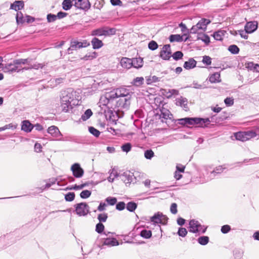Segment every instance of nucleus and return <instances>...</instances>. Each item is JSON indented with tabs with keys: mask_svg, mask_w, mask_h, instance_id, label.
Masks as SVG:
<instances>
[{
	"mask_svg": "<svg viewBox=\"0 0 259 259\" xmlns=\"http://www.w3.org/2000/svg\"><path fill=\"white\" fill-rule=\"evenodd\" d=\"M133 94L125 88L116 89L114 92L106 95L103 105L114 110L118 108L120 109H127L131 104Z\"/></svg>",
	"mask_w": 259,
	"mask_h": 259,
	"instance_id": "f257e3e1",
	"label": "nucleus"
},
{
	"mask_svg": "<svg viewBox=\"0 0 259 259\" xmlns=\"http://www.w3.org/2000/svg\"><path fill=\"white\" fill-rule=\"evenodd\" d=\"M81 97L79 93L68 89L62 93L60 97V108L64 112H67L74 106L80 104Z\"/></svg>",
	"mask_w": 259,
	"mask_h": 259,
	"instance_id": "f03ea898",
	"label": "nucleus"
},
{
	"mask_svg": "<svg viewBox=\"0 0 259 259\" xmlns=\"http://www.w3.org/2000/svg\"><path fill=\"white\" fill-rule=\"evenodd\" d=\"M179 123L184 125L189 126L198 125V126L204 127L207 126L211 121L209 118L198 117H186L179 119Z\"/></svg>",
	"mask_w": 259,
	"mask_h": 259,
	"instance_id": "7ed1b4c3",
	"label": "nucleus"
},
{
	"mask_svg": "<svg viewBox=\"0 0 259 259\" xmlns=\"http://www.w3.org/2000/svg\"><path fill=\"white\" fill-rule=\"evenodd\" d=\"M206 230V227L202 226L200 223L195 220H191L189 222V231L193 233H204Z\"/></svg>",
	"mask_w": 259,
	"mask_h": 259,
	"instance_id": "20e7f679",
	"label": "nucleus"
},
{
	"mask_svg": "<svg viewBox=\"0 0 259 259\" xmlns=\"http://www.w3.org/2000/svg\"><path fill=\"white\" fill-rule=\"evenodd\" d=\"M115 28H110L107 27L100 28L92 31V36H109L115 33Z\"/></svg>",
	"mask_w": 259,
	"mask_h": 259,
	"instance_id": "39448f33",
	"label": "nucleus"
},
{
	"mask_svg": "<svg viewBox=\"0 0 259 259\" xmlns=\"http://www.w3.org/2000/svg\"><path fill=\"white\" fill-rule=\"evenodd\" d=\"M167 220L168 218L160 212L155 213L154 215L150 218V221L154 225L158 224L165 225L167 222Z\"/></svg>",
	"mask_w": 259,
	"mask_h": 259,
	"instance_id": "423d86ee",
	"label": "nucleus"
},
{
	"mask_svg": "<svg viewBox=\"0 0 259 259\" xmlns=\"http://www.w3.org/2000/svg\"><path fill=\"white\" fill-rule=\"evenodd\" d=\"M76 214L80 216H85L90 212V207L85 202L77 203L74 205Z\"/></svg>",
	"mask_w": 259,
	"mask_h": 259,
	"instance_id": "0eeeda50",
	"label": "nucleus"
},
{
	"mask_svg": "<svg viewBox=\"0 0 259 259\" xmlns=\"http://www.w3.org/2000/svg\"><path fill=\"white\" fill-rule=\"evenodd\" d=\"M48 133L57 140L62 141L68 140L67 138H63L62 137V135L59 128L56 126L52 125L49 127L48 129Z\"/></svg>",
	"mask_w": 259,
	"mask_h": 259,
	"instance_id": "6e6552de",
	"label": "nucleus"
},
{
	"mask_svg": "<svg viewBox=\"0 0 259 259\" xmlns=\"http://www.w3.org/2000/svg\"><path fill=\"white\" fill-rule=\"evenodd\" d=\"M71 170L72 172L73 176L76 178H80L84 174L83 169L80 167V164L78 163H75L72 165L71 167Z\"/></svg>",
	"mask_w": 259,
	"mask_h": 259,
	"instance_id": "1a4fd4ad",
	"label": "nucleus"
},
{
	"mask_svg": "<svg viewBox=\"0 0 259 259\" xmlns=\"http://www.w3.org/2000/svg\"><path fill=\"white\" fill-rule=\"evenodd\" d=\"M74 6L77 9L82 10H89L91 7V4L89 0H72Z\"/></svg>",
	"mask_w": 259,
	"mask_h": 259,
	"instance_id": "9d476101",
	"label": "nucleus"
},
{
	"mask_svg": "<svg viewBox=\"0 0 259 259\" xmlns=\"http://www.w3.org/2000/svg\"><path fill=\"white\" fill-rule=\"evenodd\" d=\"M171 49L169 45H164L160 53V57L163 60H169L171 57Z\"/></svg>",
	"mask_w": 259,
	"mask_h": 259,
	"instance_id": "9b49d317",
	"label": "nucleus"
},
{
	"mask_svg": "<svg viewBox=\"0 0 259 259\" xmlns=\"http://www.w3.org/2000/svg\"><path fill=\"white\" fill-rule=\"evenodd\" d=\"M257 26L258 23L257 21H250L246 23L244 26V30L247 33H251L257 29Z\"/></svg>",
	"mask_w": 259,
	"mask_h": 259,
	"instance_id": "f8f14e48",
	"label": "nucleus"
},
{
	"mask_svg": "<svg viewBox=\"0 0 259 259\" xmlns=\"http://www.w3.org/2000/svg\"><path fill=\"white\" fill-rule=\"evenodd\" d=\"M121 66L125 69H130L132 67V59L123 57L120 62Z\"/></svg>",
	"mask_w": 259,
	"mask_h": 259,
	"instance_id": "ddd939ff",
	"label": "nucleus"
},
{
	"mask_svg": "<svg viewBox=\"0 0 259 259\" xmlns=\"http://www.w3.org/2000/svg\"><path fill=\"white\" fill-rule=\"evenodd\" d=\"M6 68L11 72H19L21 70L24 69L23 68H20L17 64H15V60L13 63H10L6 66Z\"/></svg>",
	"mask_w": 259,
	"mask_h": 259,
	"instance_id": "4468645a",
	"label": "nucleus"
},
{
	"mask_svg": "<svg viewBox=\"0 0 259 259\" xmlns=\"http://www.w3.org/2000/svg\"><path fill=\"white\" fill-rule=\"evenodd\" d=\"M210 23V21L207 19H201L197 24V27L202 30L206 29L207 25Z\"/></svg>",
	"mask_w": 259,
	"mask_h": 259,
	"instance_id": "2eb2a0df",
	"label": "nucleus"
},
{
	"mask_svg": "<svg viewBox=\"0 0 259 259\" xmlns=\"http://www.w3.org/2000/svg\"><path fill=\"white\" fill-rule=\"evenodd\" d=\"M80 45V41L71 40L70 42V46L67 50L68 54L71 53L70 52V51L76 50L78 49L82 48Z\"/></svg>",
	"mask_w": 259,
	"mask_h": 259,
	"instance_id": "dca6fc26",
	"label": "nucleus"
},
{
	"mask_svg": "<svg viewBox=\"0 0 259 259\" xmlns=\"http://www.w3.org/2000/svg\"><path fill=\"white\" fill-rule=\"evenodd\" d=\"M133 174L130 171L124 172L122 176V180L126 184H130L133 181Z\"/></svg>",
	"mask_w": 259,
	"mask_h": 259,
	"instance_id": "f3484780",
	"label": "nucleus"
},
{
	"mask_svg": "<svg viewBox=\"0 0 259 259\" xmlns=\"http://www.w3.org/2000/svg\"><path fill=\"white\" fill-rule=\"evenodd\" d=\"M91 44L93 46V48L95 50L99 49L103 46V43L102 40L97 37H94L92 39Z\"/></svg>",
	"mask_w": 259,
	"mask_h": 259,
	"instance_id": "a211bd4d",
	"label": "nucleus"
},
{
	"mask_svg": "<svg viewBox=\"0 0 259 259\" xmlns=\"http://www.w3.org/2000/svg\"><path fill=\"white\" fill-rule=\"evenodd\" d=\"M103 244L107 246H113L119 244L118 241L114 238H107L105 239Z\"/></svg>",
	"mask_w": 259,
	"mask_h": 259,
	"instance_id": "6ab92c4d",
	"label": "nucleus"
},
{
	"mask_svg": "<svg viewBox=\"0 0 259 259\" xmlns=\"http://www.w3.org/2000/svg\"><path fill=\"white\" fill-rule=\"evenodd\" d=\"M196 63L194 59L191 58L184 63V68L188 70L194 68L196 65Z\"/></svg>",
	"mask_w": 259,
	"mask_h": 259,
	"instance_id": "aec40b11",
	"label": "nucleus"
},
{
	"mask_svg": "<svg viewBox=\"0 0 259 259\" xmlns=\"http://www.w3.org/2000/svg\"><path fill=\"white\" fill-rule=\"evenodd\" d=\"M24 6V4L23 1H17L11 5L10 8L11 9L15 10V11H18L23 8Z\"/></svg>",
	"mask_w": 259,
	"mask_h": 259,
	"instance_id": "412c9836",
	"label": "nucleus"
},
{
	"mask_svg": "<svg viewBox=\"0 0 259 259\" xmlns=\"http://www.w3.org/2000/svg\"><path fill=\"white\" fill-rule=\"evenodd\" d=\"M132 67L135 68H140L143 66V59L141 58H136L132 59Z\"/></svg>",
	"mask_w": 259,
	"mask_h": 259,
	"instance_id": "4be33fe9",
	"label": "nucleus"
},
{
	"mask_svg": "<svg viewBox=\"0 0 259 259\" xmlns=\"http://www.w3.org/2000/svg\"><path fill=\"white\" fill-rule=\"evenodd\" d=\"M33 128L32 124L28 120H24L22 122L21 130L26 132H30Z\"/></svg>",
	"mask_w": 259,
	"mask_h": 259,
	"instance_id": "5701e85b",
	"label": "nucleus"
},
{
	"mask_svg": "<svg viewBox=\"0 0 259 259\" xmlns=\"http://www.w3.org/2000/svg\"><path fill=\"white\" fill-rule=\"evenodd\" d=\"M226 31L224 30H219L213 34V37L217 40H222Z\"/></svg>",
	"mask_w": 259,
	"mask_h": 259,
	"instance_id": "b1692460",
	"label": "nucleus"
},
{
	"mask_svg": "<svg viewBox=\"0 0 259 259\" xmlns=\"http://www.w3.org/2000/svg\"><path fill=\"white\" fill-rule=\"evenodd\" d=\"M98 54L96 52H89L84 57L81 58V60L84 61L92 60L97 57Z\"/></svg>",
	"mask_w": 259,
	"mask_h": 259,
	"instance_id": "393cba45",
	"label": "nucleus"
},
{
	"mask_svg": "<svg viewBox=\"0 0 259 259\" xmlns=\"http://www.w3.org/2000/svg\"><path fill=\"white\" fill-rule=\"evenodd\" d=\"M226 169V167L224 165H219L217 166L214 170L211 172V178H213L217 174H221L223 170Z\"/></svg>",
	"mask_w": 259,
	"mask_h": 259,
	"instance_id": "a878e982",
	"label": "nucleus"
},
{
	"mask_svg": "<svg viewBox=\"0 0 259 259\" xmlns=\"http://www.w3.org/2000/svg\"><path fill=\"white\" fill-rule=\"evenodd\" d=\"M236 140L242 142L246 141V138L244 132H239L234 134Z\"/></svg>",
	"mask_w": 259,
	"mask_h": 259,
	"instance_id": "bb28decb",
	"label": "nucleus"
},
{
	"mask_svg": "<svg viewBox=\"0 0 259 259\" xmlns=\"http://www.w3.org/2000/svg\"><path fill=\"white\" fill-rule=\"evenodd\" d=\"M177 105L183 107L185 111L188 109L187 100L185 98L179 99L177 101Z\"/></svg>",
	"mask_w": 259,
	"mask_h": 259,
	"instance_id": "cd10ccee",
	"label": "nucleus"
},
{
	"mask_svg": "<svg viewBox=\"0 0 259 259\" xmlns=\"http://www.w3.org/2000/svg\"><path fill=\"white\" fill-rule=\"evenodd\" d=\"M183 36H181L180 34H171L169 36V39L170 42H181L183 40Z\"/></svg>",
	"mask_w": 259,
	"mask_h": 259,
	"instance_id": "c85d7f7f",
	"label": "nucleus"
},
{
	"mask_svg": "<svg viewBox=\"0 0 259 259\" xmlns=\"http://www.w3.org/2000/svg\"><path fill=\"white\" fill-rule=\"evenodd\" d=\"M209 81L211 83H215L220 81V74L219 73L216 72L212 74L209 79Z\"/></svg>",
	"mask_w": 259,
	"mask_h": 259,
	"instance_id": "c756f323",
	"label": "nucleus"
},
{
	"mask_svg": "<svg viewBox=\"0 0 259 259\" xmlns=\"http://www.w3.org/2000/svg\"><path fill=\"white\" fill-rule=\"evenodd\" d=\"M245 134L246 138V140H249V139L255 137L258 134L257 132H256V131H245Z\"/></svg>",
	"mask_w": 259,
	"mask_h": 259,
	"instance_id": "7c9ffc66",
	"label": "nucleus"
},
{
	"mask_svg": "<svg viewBox=\"0 0 259 259\" xmlns=\"http://www.w3.org/2000/svg\"><path fill=\"white\" fill-rule=\"evenodd\" d=\"M72 2L71 0H64L62 2L63 9L65 11L70 10L72 6Z\"/></svg>",
	"mask_w": 259,
	"mask_h": 259,
	"instance_id": "2f4dec72",
	"label": "nucleus"
},
{
	"mask_svg": "<svg viewBox=\"0 0 259 259\" xmlns=\"http://www.w3.org/2000/svg\"><path fill=\"white\" fill-rule=\"evenodd\" d=\"M198 39H200L206 44H208L210 42V38L208 35L205 34H199L197 37Z\"/></svg>",
	"mask_w": 259,
	"mask_h": 259,
	"instance_id": "473e14b6",
	"label": "nucleus"
},
{
	"mask_svg": "<svg viewBox=\"0 0 259 259\" xmlns=\"http://www.w3.org/2000/svg\"><path fill=\"white\" fill-rule=\"evenodd\" d=\"M140 236L145 239H149L152 236V232L150 230H143L140 232Z\"/></svg>",
	"mask_w": 259,
	"mask_h": 259,
	"instance_id": "72a5a7b5",
	"label": "nucleus"
},
{
	"mask_svg": "<svg viewBox=\"0 0 259 259\" xmlns=\"http://www.w3.org/2000/svg\"><path fill=\"white\" fill-rule=\"evenodd\" d=\"M144 78L143 77H138L134 79L132 82V84L136 86H140L144 83Z\"/></svg>",
	"mask_w": 259,
	"mask_h": 259,
	"instance_id": "f704fd0d",
	"label": "nucleus"
},
{
	"mask_svg": "<svg viewBox=\"0 0 259 259\" xmlns=\"http://www.w3.org/2000/svg\"><path fill=\"white\" fill-rule=\"evenodd\" d=\"M93 114L92 110L90 109H87L85 112L81 115V119L83 121L88 119Z\"/></svg>",
	"mask_w": 259,
	"mask_h": 259,
	"instance_id": "c9c22d12",
	"label": "nucleus"
},
{
	"mask_svg": "<svg viewBox=\"0 0 259 259\" xmlns=\"http://www.w3.org/2000/svg\"><path fill=\"white\" fill-rule=\"evenodd\" d=\"M137 207V203L134 202H129L126 205V209L131 212H133Z\"/></svg>",
	"mask_w": 259,
	"mask_h": 259,
	"instance_id": "e433bc0d",
	"label": "nucleus"
},
{
	"mask_svg": "<svg viewBox=\"0 0 259 259\" xmlns=\"http://www.w3.org/2000/svg\"><path fill=\"white\" fill-rule=\"evenodd\" d=\"M209 241V238L207 236H201L198 239V243L202 245H206Z\"/></svg>",
	"mask_w": 259,
	"mask_h": 259,
	"instance_id": "4c0bfd02",
	"label": "nucleus"
},
{
	"mask_svg": "<svg viewBox=\"0 0 259 259\" xmlns=\"http://www.w3.org/2000/svg\"><path fill=\"white\" fill-rule=\"evenodd\" d=\"M45 66V64L44 63H36L32 65H31L29 67H24V68H23V69H24L25 70H28V69H32V68L35 69H38L39 68H43Z\"/></svg>",
	"mask_w": 259,
	"mask_h": 259,
	"instance_id": "58836bf2",
	"label": "nucleus"
},
{
	"mask_svg": "<svg viewBox=\"0 0 259 259\" xmlns=\"http://www.w3.org/2000/svg\"><path fill=\"white\" fill-rule=\"evenodd\" d=\"M56 179L53 178L52 179H50L49 181V182H48L46 184V185L44 186V187H41V188H40V189L41 190V191H42L43 190H44L46 189H48L52 185L55 184L56 183Z\"/></svg>",
	"mask_w": 259,
	"mask_h": 259,
	"instance_id": "ea45409f",
	"label": "nucleus"
},
{
	"mask_svg": "<svg viewBox=\"0 0 259 259\" xmlns=\"http://www.w3.org/2000/svg\"><path fill=\"white\" fill-rule=\"evenodd\" d=\"M154 156V153L151 149L147 150L144 152V156L147 159H151Z\"/></svg>",
	"mask_w": 259,
	"mask_h": 259,
	"instance_id": "a19ab883",
	"label": "nucleus"
},
{
	"mask_svg": "<svg viewBox=\"0 0 259 259\" xmlns=\"http://www.w3.org/2000/svg\"><path fill=\"white\" fill-rule=\"evenodd\" d=\"M228 50L232 54H237L239 52V48L235 45H232L230 46L229 47Z\"/></svg>",
	"mask_w": 259,
	"mask_h": 259,
	"instance_id": "79ce46f5",
	"label": "nucleus"
},
{
	"mask_svg": "<svg viewBox=\"0 0 259 259\" xmlns=\"http://www.w3.org/2000/svg\"><path fill=\"white\" fill-rule=\"evenodd\" d=\"M121 148L122 151L127 153L131 151L132 145L130 143H126L121 146Z\"/></svg>",
	"mask_w": 259,
	"mask_h": 259,
	"instance_id": "37998d69",
	"label": "nucleus"
},
{
	"mask_svg": "<svg viewBox=\"0 0 259 259\" xmlns=\"http://www.w3.org/2000/svg\"><path fill=\"white\" fill-rule=\"evenodd\" d=\"M117 177L118 174L117 171L113 169L110 172V176L107 178V180L109 182H112L114 179Z\"/></svg>",
	"mask_w": 259,
	"mask_h": 259,
	"instance_id": "c03bdc74",
	"label": "nucleus"
},
{
	"mask_svg": "<svg viewBox=\"0 0 259 259\" xmlns=\"http://www.w3.org/2000/svg\"><path fill=\"white\" fill-rule=\"evenodd\" d=\"M158 44L154 40H151L148 44V48L152 51H154L156 50L158 48Z\"/></svg>",
	"mask_w": 259,
	"mask_h": 259,
	"instance_id": "a18cd8bd",
	"label": "nucleus"
},
{
	"mask_svg": "<svg viewBox=\"0 0 259 259\" xmlns=\"http://www.w3.org/2000/svg\"><path fill=\"white\" fill-rule=\"evenodd\" d=\"M75 194L74 192H69L65 196V199L66 201H72L74 199Z\"/></svg>",
	"mask_w": 259,
	"mask_h": 259,
	"instance_id": "49530a36",
	"label": "nucleus"
},
{
	"mask_svg": "<svg viewBox=\"0 0 259 259\" xmlns=\"http://www.w3.org/2000/svg\"><path fill=\"white\" fill-rule=\"evenodd\" d=\"M108 218V214L106 213H103L98 214V219L100 223L105 222Z\"/></svg>",
	"mask_w": 259,
	"mask_h": 259,
	"instance_id": "de8ad7c7",
	"label": "nucleus"
},
{
	"mask_svg": "<svg viewBox=\"0 0 259 259\" xmlns=\"http://www.w3.org/2000/svg\"><path fill=\"white\" fill-rule=\"evenodd\" d=\"M91 195V192L89 190H85L82 191L80 194V196L81 198L85 199L89 198Z\"/></svg>",
	"mask_w": 259,
	"mask_h": 259,
	"instance_id": "09e8293b",
	"label": "nucleus"
},
{
	"mask_svg": "<svg viewBox=\"0 0 259 259\" xmlns=\"http://www.w3.org/2000/svg\"><path fill=\"white\" fill-rule=\"evenodd\" d=\"M180 27L181 28V31L184 32L183 36H186L187 34L190 32V31L187 29L185 24L181 23L179 24Z\"/></svg>",
	"mask_w": 259,
	"mask_h": 259,
	"instance_id": "8fccbe9b",
	"label": "nucleus"
},
{
	"mask_svg": "<svg viewBox=\"0 0 259 259\" xmlns=\"http://www.w3.org/2000/svg\"><path fill=\"white\" fill-rule=\"evenodd\" d=\"M105 200L110 205H114L117 202V199L115 197H108Z\"/></svg>",
	"mask_w": 259,
	"mask_h": 259,
	"instance_id": "3c124183",
	"label": "nucleus"
},
{
	"mask_svg": "<svg viewBox=\"0 0 259 259\" xmlns=\"http://www.w3.org/2000/svg\"><path fill=\"white\" fill-rule=\"evenodd\" d=\"M173 59L175 60H178L181 59L183 56V54L181 51H177L172 55Z\"/></svg>",
	"mask_w": 259,
	"mask_h": 259,
	"instance_id": "603ef678",
	"label": "nucleus"
},
{
	"mask_svg": "<svg viewBox=\"0 0 259 259\" xmlns=\"http://www.w3.org/2000/svg\"><path fill=\"white\" fill-rule=\"evenodd\" d=\"M104 230V226L101 223H98L96 226V231L98 233H101Z\"/></svg>",
	"mask_w": 259,
	"mask_h": 259,
	"instance_id": "864d4df0",
	"label": "nucleus"
},
{
	"mask_svg": "<svg viewBox=\"0 0 259 259\" xmlns=\"http://www.w3.org/2000/svg\"><path fill=\"white\" fill-rule=\"evenodd\" d=\"M89 130V132L96 137H98L100 134V132L94 127H90Z\"/></svg>",
	"mask_w": 259,
	"mask_h": 259,
	"instance_id": "5fc2aeb1",
	"label": "nucleus"
},
{
	"mask_svg": "<svg viewBox=\"0 0 259 259\" xmlns=\"http://www.w3.org/2000/svg\"><path fill=\"white\" fill-rule=\"evenodd\" d=\"M16 21L18 23H23L24 22L23 14L21 12L17 13Z\"/></svg>",
	"mask_w": 259,
	"mask_h": 259,
	"instance_id": "6e6d98bb",
	"label": "nucleus"
},
{
	"mask_svg": "<svg viewBox=\"0 0 259 259\" xmlns=\"http://www.w3.org/2000/svg\"><path fill=\"white\" fill-rule=\"evenodd\" d=\"M178 234L180 236L184 237L187 234V231L185 228H180L178 230Z\"/></svg>",
	"mask_w": 259,
	"mask_h": 259,
	"instance_id": "4d7b16f0",
	"label": "nucleus"
},
{
	"mask_svg": "<svg viewBox=\"0 0 259 259\" xmlns=\"http://www.w3.org/2000/svg\"><path fill=\"white\" fill-rule=\"evenodd\" d=\"M47 20L48 22H52L55 21L57 19V16L51 13L48 14Z\"/></svg>",
	"mask_w": 259,
	"mask_h": 259,
	"instance_id": "13d9d810",
	"label": "nucleus"
},
{
	"mask_svg": "<svg viewBox=\"0 0 259 259\" xmlns=\"http://www.w3.org/2000/svg\"><path fill=\"white\" fill-rule=\"evenodd\" d=\"M202 62L206 65H209L211 63V59L209 56H204L203 57Z\"/></svg>",
	"mask_w": 259,
	"mask_h": 259,
	"instance_id": "bf43d9fd",
	"label": "nucleus"
},
{
	"mask_svg": "<svg viewBox=\"0 0 259 259\" xmlns=\"http://www.w3.org/2000/svg\"><path fill=\"white\" fill-rule=\"evenodd\" d=\"M224 102L227 106H231L234 104V100L232 98L228 97L225 99Z\"/></svg>",
	"mask_w": 259,
	"mask_h": 259,
	"instance_id": "052dcab7",
	"label": "nucleus"
},
{
	"mask_svg": "<svg viewBox=\"0 0 259 259\" xmlns=\"http://www.w3.org/2000/svg\"><path fill=\"white\" fill-rule=\"evenodd\" d=\"M125 204L124 202H119L116 204V209L121 211L125 208Z\"/></svg>",
	"mask_w": 259,
	"mask_h": 259,
	"instance_id": "680f3d73",
	"label": "nucleus"
},
{
	"mask_svg": "<svg viewBox=\"0 0 259 259\" xmlns=\"http://www.w3.org/2000/svg\"><path fill=\"white\" fill-rule=\"evenodd\" d=\"M231 230V227L229 225H224L221 228V232L223 234H226Z\"/></svg>",
	"mask_w": 259,
	"mask_h": 259,
	"instance_id": "e2e57ef3",
	"label": "nucleus"
},
{
	"mask_svg": "<svg viewBox=\"0 0 259 259\" xmlns=\"http://www.w3.org/2000/svg\"><path fill=\"white\" fill-rule=\"evenodd\" d=\"M169 115H171V114H169V111L168 110H162L161 111V116L162 118L164 119H168V118H170Z\"/></svg>",
	"mask_w": 259,
	"mask_h": 259,
	"instance_id": "0e129e2a",
	"label": "nucleus"
},
{
	"mask_svg": "<svg viewBox=\"0 0 259 259\" xmlns=\"http://www.w3.org/2000/svg\"><path fill=\"white\" fill-rule=\"evenodd\" d=\"M170 210L172 214H176L177 213V205L176 203H173L171 204Z\"/></svg>",
	"mask_w": 259,
	"mask_h": 259,
	"instance_id": "69168bd1",
	"label": "nucleus"
},
{
	"mask_svg": "<svg viewBox=\"0 0 259 259\" xmlns=\"http://www.w3.org/2000/svg\"><path fill=\"white\" fill-rule=\"evenodd\" d=\"M238 33L241 36V37L244 39H247L248 38V35L247 34L248 33L246 32V31H244L243 30H238Z\"/></svg>",
	"mask_w": 259,
	"mask_h": 259,
	"instance_id": "338daca9",
	"label": "nucleus"
},
{
	"mask_svg": "<svg viewBox=\"0 0 259 259\" xmlns=\"http://www.w3.org/2000/svg\"><path fill=\"white\" fill-rule=\"evenodd\" d=\"M27 59H20L15 60V64H17L18 65L20 64H25L27 63Z\"/></svg>",
	"mask_w": 259,
	"mask_h": 259,
	"instance_id": "774afa93",
	"label": "nucleus"
}]
</instances>
